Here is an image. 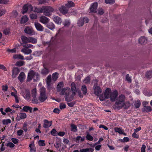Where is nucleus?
Segmentation results:
<instances>
[{
	"instance_id": "obj_1",
	"label": "nucleus",
	"mask_w": 152,
	"mask_h": 152,
	"mask_svg": "<svg viewBox=\"0 0 152 152\" xmlns=\"http://www.w3.org/2000/svg\"><path fill=\"white\" fill-rule=\"evenodd\" d=\"M72 94L70 96L71 93V90L69 87L64 88L62 90L60 93L61 95H65L64 98L65 100L67 102H69L72 100L74 96L76 95L77 91H72Z\"/></svg>"
},
{
	"instance_id": "obj_2",
	"label": "nucleus",
	"mask_w": 152,
	"mask_h": 152,
	"mask_svg": "<svg viewBox=\"0 0 152 152\" xmlns=\"http://www.w3.org/2000/svg\"><path fill=\"white\" fill-rule=\"evenodd\" d=\"M57 41L56 35L54 37H52L50 42H43V44L45 46L48 45V47L51 49L54 45L56 44Z\"/></svg>"
},
{
	"instance_id": "obj_3",
	"label": "nucleus",
	"mask_w": 152,
	"mask_h": 152,
	"mask_svg": "<svg viewBox=\"0 0 152 152\" xmlns=\"http://www.w3.org/2000/svg\"><path fill=\"white\" fill-rule=\"evenodd\" d=\"M125 96L123 94H121L118 97V100L116 102L115 104L116 105H121V106H117L116 107L118 109H120L124 105V100Z\"/></svg>"
},
{
	"instance_id": "obj_4",
	"label": "nucleus",
	"mask_w": 152,
	"mask_h": 152,
	"mask_svg": "<svg viewBox=\"0 0 152 152\" xmlns=\"http://www.w3.org/2000/svg\"><path fill=\"white\" fill-rule=\"evenodd\" d=\"M43 8L44 15L48 16H50L54 10L53 7L49 6H43Z\"/></svg>"
},
{
	"instance_id": "obj_5",
	"label": "nucleus",
	"mask_w": 152,
	"mask_h": 152,
	"mask_svg": "<svg viewBox=\"0 0 152 152\" xmlns=\"http://www.w3.org/2000/svg\"><path fill=\"white\" fill-rule=\"evenodd\" d=\"M98 6V3L97 2H95L92 3L89 8V13H96Z\"/></svg>"
},
{
	"instance_id": "obj_6",
	"label": "nucleus",
	"mask_w": 152,
	"mask_h": 152,
	"mask_svg": "<svg viewBox=\"0 0 152 152\" xmlns=\"http://www.w3.org/2000/svg\"><path fill=\"white\" fill-rule=\"evenodd\" d=\"M93 89L94 90V94L96 96H99L101 94L102 90L101 88L98 86L96 84H95L93 86Z\"/></svg>"
},
{
	"instance_id": "obj_7",
	"label": "nucleus",
	"mask_w": 152,
	"mask_h": 152,
	"mask_svg": "<svg viewBox=\"0 0 152 152\" xmlns=\"http://www.w3.org/2000/svg\"><path fill=\"white\" fill-rule=\"evenodd\" d=\"M47 99V96L46 95L45 92L44 90H42L40 91L39 97V100L41 102H44Z\"/></svg>"
},
{
	"instance_id": "obj_8",
	"label": "nucleus",
	"mask_w": 152,
	"mask_h": 152,
	"mask_svg": "<svg viewBox=\"0 0 152 152\" xmlns=\"http://www.w3.org/2000/svg\"><path fill=\"white\" fill-rule=\"evenodd\" d=\"M25 33L30 36H32L35 34V32L32 28L31 27L26 26L24 30Z\"/></svg>"
},
{
	"instance_id": "obj_9",
	"label": "nucleus",
	"mask_w": 152,
	"mask_h": 152,
	"mask_svg": "<svg viewBox=\"0 0 152 152\" xmlns=\"http://www.w3.org/2000/svg\"><path fill=\"white\" fill-rule=\"evenodd\" d=\"M118 95V91L116 90H114L113 92L111 91V92L110 95V101L112 102H113L115 101L117 98Z\"/></svg>"
},
{
	"instance_id": "obj_10",
	"label": "nucleus",
	"mask_w": 152,
	"mask_h": 152,
	"mask_svg": "<svg viewBox=\"0 0 152 152\" xmlns=\"http://www.w3.org/2000/svg\"><path fill=\"white\" fill-rule=\"evenodd\" d=\"M20 69L16 67H14L12 70V77L13 78H15L17 75H18L20 72Z\"/></svg>"
},
{
	"instance_id": "obj_11",
	"label": "nucleus",
	"mask_w": 152,
	"mask_h": 152,
	"mask_svg": "<svg viewBox=\"0 0 152 152\" xmlns=\"http://www.w3.org/2000/svg\"><path fill=\"white\" fill-rule=\"evenodd\" d=\"M35 72L33 70H31L28 73L27 81L28 82L31 81L32 78H34Z\"/></svg>"
},
{
	"instance_id": "obj_12",
	"label": "nucleus",
	"mask_w": 152,
	"mask_h": 152,
	"mask_svg": "<svg viewBox=\"0 0 152 152\" xmlns=\"http://www.w3.org/2000/svg\"><path fill=\"white\" fill-rule=\"evenodd\" d=\"M111 91L110 88H106L104 93V96L106 99H108L110 98V95Z\"/></svg>"
},
{
	"instance_id": "obj_13",
	"label": "nucleus",
	"mask_w": 152,
	"mask_h": 152,
	"mask_svg": "<svg viewBox=\"0 0 152 152\" xmlns=\"http://www.w3.org/2000/svg\"><path fill=\"white\" fill-rule=\"evenodd\" d=\"M44 122L43 127L45 129L48 128L52 125V121H49L46 119L44 120Z\"/></svg>"
},
{
	"instance_id": "obj_14",
	"label": "nucleus",
	"mask_w": 152,
	"mask_h": 152,
	"mask_svg": "<svg viewBox=\"0 0 152 152\" xmlns=\"http://www.w3.org/2000/svg\"><path fill=\"white\" fill-rule=\"evenodd\" d=\"M34 26L37 31H42L43 30L44 28L43 26L39 23L36 22L34 23Z\"/></svg>"
},
{
	"instance_id": "obj_15",
	"label": "nucleus",
	"mask_w": 152,
	"mask_h": 152,
	"mask_svg": "<svg viewBox=\"0 0 152 152\" xmlns=\"http://www.w3.org/2000/svg\"><path fill=\"white\" fill-rule=\"evenodd\" d=\"M43 66L44 68L42 70L41 74L43 75L46 76L48 74L49 70L48 68L45 67L44 64L43 65Z\"/></svg>"
},
{
	"instance_id": "obj_16",
	"label": "nucleus",
	"mask_w": 152,
	"mask_h": 152,
	"mask_svg": "<svg viewBox=\"0 0 152 152\" xmlns=\"http://www.w3.org/2000/svg\"><path fill=\"white\" fill-rule=\"evenodd\" d=\"M25 77V75L24 73L22 72H21L20 74L18 77V79L20 82L22 83L24 80Z\"/></svg>"
},
{
	"instance_id": "obj_17",
	"label": "nucleus",
	"mask_w": 152,
	"mask_h": 152,
	"mask_svg": "<svg viewBox=\"0 0 152 152\" xmlns=\"http://www.w3.org/2000/svg\"><path fill=\"white\" fill-rule=\"evenodd\" d=\"M64 86V83L63 81H61L59 82L57 85V89L58 92H61Z\"/></svg>"
},
{
	"instance_id": "obj_18",
	"label": "nucleus",
	"mask_w": 152,
	"mask_h": 152,
	"mask_svg": "<svg viewBox=\"0 0 152 152\" xmlns=\"http://www.w3.org/2000/svg\"><path fill=\"white\" fill-rule=\"evenodd\" d=\"M85 140V137L84 136L81 137L80 136H77L76 138L75 139L74 141L77 143H79L80 142H80H83Z\"/></svg>"
},
{
	"instance_id": "obj_19",
	"label": "nucleus",
	"mask_w": 152,
	"mask_h": 152,
	"mask_svg": "<svg viewBox=\"0 0 152 152\" xmlns=\"http://www.w3.org/2000/svg\"><path fill=\"white\" fill-rule=\"evenodd\" d=\"M40 21L41 23L45 24L49 22V19L45 16H42L40 18Z\"/></svg>"
},
{
	"instance_id": "obj_20",
	"label": "nucleus",
	"mask_w": 152,
	"mask_h": 152,
	"mask_svg": "<svg viewBox=\"0 0 152 152\" xmlns=\"http://www.w3.org/2000/svg\"><path fill=\"white\" fill-rule=\"evenodd\" d=\"M21 51L25 54H28L32 53V50L31 49L25 48L21 50Z\"/></svg>"
},
{
	"instance_id": "obj_21",
	"label": "nucleus",
	"mask_w": 152,
	"mask_h": 152,
	"mask_svg": "<svg viewBox=\"0 0 152 152\" xmlns=\"http://www.w3.org/2000/svg\"><path fill=\"white\" fill-rule=\"evenodd\" d=\"M30 94L29 90L26 89L25 90V93L23 95L24 98L27 100H28L30 98Z\"/></svg>"
},
{
	"instance_id": "obj_22",
	"label": "nucleus",
	"mask_w": 152,
	"mask_h": 152,
	"mask_svg": "<svg viewBox=\"0 0 152 152\" xmlns=\"http://www.w3.org/2000/svg\"><path fill=\"white\" fill-rule=\"evenodd\" d=\"M59 10L63 14H66L68 12V10L64 6H61L59 8Z\"/></svg>"
},
{
	"instance_id": "obj_23",
	"label": "nucleus",
	"mask_w": 152,
	"mask_h": 152,
	"mask_svg": "<svg viewBox=\"0 0 152 152\" xmlns=\"http://www.w3.org/2000/svg\"><path fill=\"white\" fill-rule=\"evenodd\" d=\"M147 42V39L144 37H141L139 40V43L141 44H145Z\"/></svg>"
},
{
	"instance_id": "obj_24",
	"label": "nucleus",
	"mask_w": 152,
	"mask_h": 152,
	"mask_svg": "<svg viewBox=\"0 0 152 152\" xmlns=\"http://www.w3.org/2000/svg\"><path fill=\"white\" fill-rule=\"evenodd\" d=\"M21 38L24 44H26L29 42V37H28L24 36H22Z\"/></svg>"
},
{
	"instance_id": "obj_25",
	"label": "nucleus",
	"mask_w": 152,
	"mask_h": 152,
	"mask_svg": "<svg viewBox=\"0 0 152 152\" xmlns=\"http://www.w3.org/2000/svg\"><path fill=\"white\" fill-rule=\"evenodd\" d=\"M28 18L26 15L23 16L20 20V23L21 24L26 23L28 20Z\"/></svg>"
},
{
	"instance_id": "obj_26",
	"label": "nucleus",
	"mask_w": 152,
	"mask_h": 152,
	"mask_svg": "<svg viewBox=\"0 0 152 152\" xmlns=\"http://www.w3.org/2000/svg\"><path fill=\"white\" fill-rule=\"evenodd\" d=\"M94 149L92 148H86V149H80V152H93Z\"/></svg>"
},
{
	"instance_id": "obj_27",
	"label": "nucleus",
	"mask_w": 152,
	"mask_h": 152,
	"mask_svg": "<svg viewBox=\"0 0 152 152\" xmlns=\"http://www.w3.org/2000/svg\"><path fill=\"white\" fill-rule=\"evenodd\" d=\"M70 126V130L71 131L74 132H77V128L76 125L73 124H71Z\"/></svg>"
},
{
	"instance_id": "obj_28",
	"label": "nucleus",
	"mask_w": 152,
	"mask_h": 152,
	"mask_svg": "<svg viewBox=\"0 0 152 152\" xmlns=\"http://www.w3.org/2000/svg\"><path fill=\"white\" fill-rule=\"evenodd\" d=\"M29 147L30 148L31 152H36V150L34 143H31L29 145Z\"/></svg>"
},
{
	"instance_id": "obj_29",
	"label": "nucleus",
	"mask_w": 152,
	"mask_h": 152,
	"mask_svg": "<svg viewBox=\"0 0 152 152\" xmlns=\"http://www.w3.org/2000/svg\"><path fill=\"white\" fill-rule=\"evenodd\" d=\"M23 110L25 112H28V111H29L30 113L32 112V108L28 106H24L23 108Z\"/></svg>"
},
{
	"instance_id": "obj_30",
	"label": "nucleus",
	"mask_w": 152,
	"mask_h": 152,
	"mask_svg": "<svg viewBox=\"0 0 152 152\" xmlns=\"http://www.w3.org/2000/svg\"><path fill=\"white\" fill-rule=\"evenodd\" d=\"M151 107L149 106H144V108L143 109V111L147 113L150 112L152 111Z\"/></svg>"
},
{
	"instance_id": "obj_31",
	"label": "nucleus",
	"mask_w": 152,
	"mask_h": 152,
	"mask_svg": "<svg viewBox=\"0 0 152 152\" xmlns=\"http://www.w3.org/2000/svg\"><path fill=\"white\" fill-rule=\"evenodd\" d=\"M74 3L71 1H68L67 3L66 4L65 6L66 7L68 8H70L75 6Z\"/></svg>"
},
{
	"instance_id": "obj_32",
	"label": "nucleus",
	"mask_w": 152,
	"mask_h": 152,
	"mask_svg": "<svg viewBox=\"0 0 152 152\" xmlns=\"http://www.w3.org/2000/svg\"><path fill=\"white\" fill-rule=\"evenodd\" d=\"M81 90L83 92V94L84 95H86L87 92V89L86 86L84 85H83L81 88Z\"/></svg>"
},
{
	"instance_id": "obj_33",
	"label": "nucleus",
	"mask_w": 152,
	"mask_h": 152,
	"mask_svg": "<svg viewBox=\"0 0 152 152\" xmlns=\"http://www.w3.org/2000/svg\"><path fill=\"white\" fill-rule=\"evenodd\" d=\"M53 20L54 22L58 24L61 23V18L58 16L54 17L53 18Z\"/></svg>"
},
{
	"instance_id": "obj_34",
	"label": "nucleus",
	"mask_w": 152,
	"mask_h": 152,
	"mask_svg": "<svg viewBox=\"0 0 152 152\" xmlns=\"http://www.w3.org/2000/svg\"><path fill=\"white\" fill-rule=\"evenodd\" d=\"M14 59H18L23 60L24 59V57L20 54H15L13 56Z\"/></svg>"
},
{
	"instance_id": "obj_35",
	"label": "nucleus",
	"mask_w": 152,
	"mask_h": 152,
	"mask_svg": "<svg viewBox=\"0 0 152 152\" xmlns=\"http://www.w3.org/2000/svg\"><path fill=\"white\" fill-rule=\"evenodd\" d=\"M28 10V4H25L23 7V11L22 13L24 14Z\"/></svg>"
},
{
	"instance_id": "obj_36",
	"label": "nucleus",
	"mask_w": 152,
	"mask_h": 152,
	"mask_svg": "<svg viewBox=\"0 0 152 152\" xmlns=\"http://www.w3.org/2000/svg\"><path fill=\"white\" fill-rule=\"evenodd\" d=\"M58 74L57 72H55L52 75V80L56 81L58 77Z\"/></svg>"
},
{
	"instance_id": "obj_37",
	"label": "nucleus",
	"mask_w": 152,
	"mask_h": 152,
	"mask_svg": "<svg viewBox=\"0 0 152 152\" xmlns=\"http://www.w3.org/2000/svg\"><path fill=\"white\" fill-rule=\"evenodd\" d=\"M43 6L40 8L36 7L34 9V11L39 13H41L43 12Z\"/></svg>"
},
{
	"instance_id": "obj_38",
	"label": "nucleus",
	"mask_w": 152,
	"mask_h": 152,
	"mask_svg": "<svg viewBox=\"0 0 152 152\" xmlns=\"http://www.w3.org/2000/svg\"><path fill=\"white\" fill-rule=\"evenodd\" d=\"M37 42V40L36 39L34 38L29 37V42H31L33 44L36 43Z\"/></svg>"
},
{
	"instance_id": "obj_39",
	"label": "nucleus",
	"mask_w": 152,
	"mask_h": 152,
	"mask_svg": "<svg viewBox=\"0 0 152 152\" xmlns=\"http://www.w3.org/2000/svg\"><path fill=\"white\" fill-rule=\"evenodd\" d=\"M51 77L50 75H48L47 78L46 80L47 84L48 86H49L51 83Z\"/></svg>"
},
{
	"instance_id": "obj_40",
	"label": "nucleus",
	"mask_w": 152,
	"mask_h": 152,
	"mask_svg": "<svg viewBox=\"0 0 152 152\" xmlns=\"http://www.w3.org/2000/svg\"><path fill=\"white\" fill-rule=\"evenodd\" d=\"M38 2V4H42L48 3L49 1V0H37Z\"/></svg>"
},
{
	"instance_id": "obj_41",
	"label": "nucleus",
	"mask_w": 152,
	"mask_h": 152,
	"mask_svg": "<svg viewBox=\"0 0 152 152\" xmlns=\"http://www.w3.org/2000/svg\"><path fill=\"white\" fill-rule=\"evenodd\" d=\"M25 64L23 61H17L15 64L16 66H21L24 65Z\"/></svg>"
},
{
	"instance_id": "obj_42",
	"label": "nucleus",
	"mask_w": 152,
	"mask_h": 152,
	"mask_svg": "<svg viewBox=\"0 0 152 152\" xmlns=\"http://www.w3.org/2000/svg\"><path fill=\"white\" fill-rule=\"evenodd\" d=\"M3 124L7 125L11 123V120L10 119H4L2 121Z\"/></svg>"
},
{
	"instance_id": "obj_43",
	"label": "nucleus",
	"mask_w": 152,
	"mask_h": 152,
	"mask_svg": "<svg viewBox=\"0 0 152 152\" xmlns=\"http://www.w3.org/2000/svg\"><path fill=\"white\" fill-rule=\"evenodd\" d=\"M77 24L78 26H82L84 24V22L83 18H81L79 19L77 23Z\"/></svg>"
},
{
	"instance_id": "obj_44",
	"label": "nucleus",
	"mask_w": 152,
	"mask_h": 152,
	"mask_svg": "<svg viewBox=\"0 0 152 152\" xmlns=\"http://www.w3.org/2000/svg\"><path fill=\"white\" fill-rule=\"evenodd\" d=\"M48 27L51 30H53L55 28V26L52 22L49 23L48 25Z\"/></svg>"
},
{
	"instance_id": "obj_45",
	"label": "nucleus",
	"mask_w": 152,
	"mask_h": 152,
	"mask_svg": "<svg viewBox=\"0 0 152 152\" xmlns=\"http://www.w3.org/2000/svg\"><path fill=\"white\" fill-rule=\"evenodd\" d=\"M145 76L149 78H150L152 77V72L151 71H147L146 74Z\"/></svg>"
},
{
	"instance_id": "obj_46",
	"label": "nucleus",
	"mask_w": 152,
	"mask_h": 152,
	"mask_svg": "<svg viewBox=\"0 0 152 152\" xmlns=\"http://www.w3.org/2000/svg\"><path fill=\"white\" fill-rule=\"evenodd\" d=\"M71 88L72 91H77L76 85L75 83H72L71 85Z\"/></svg>"
},
{
	"instance_id": "obj_47",
	"label": "nucleus",
	"mask_w": 152,
	"mask_h": 152,
	"mask_svg": "<svg viewBox=\"0 0 152 152\" xmlns=\"http://www.w3.org/2000/svg\"><path fill=\"white\" fill-rule=\"evenodd\" d=\"M86 138L87 140L90 141H93L94 139L93 137L88 133L87 134Z\"/></svg>"
},
{
	"instance_id": "obj_48",
	"label": "nucleus",
	"mask_w": 152,
	"mask_h": 152,
	"mask_svg": "<svg viewBox=\"0 0 152 152\" xmlns=\"http://www.w3.org/2000/svg\"><path fill=\"white\" fill-rule=\"evenodd\" d=\"M114 130L115 132L118 133L119 134H123V132L121 129L118 127H115L114 128Z\"/></svg>"
},
{
	"instance_id": "obj_49",
	"label": "nucleus",
	"mask_w": 152,
	"mask_h": 152,
	"mask_svg": "<svg viewBox=\"0 0 152 152\" xmlns=\"http://www.w3.org/2000/svg\"><path fill=\"white\" fill-rule=\"evenodd\" d=\"M34 82L37 81L39 79L40 76L38 73L35 72V76H34Z\"/></svg>"
},
{
	"instance_id": "obj_50",
	"label": "nucleus",
	"mask_w": 152,
	"mask_h": 152,
	"mask_svg": "<svg viewBox=\"0 0 152 152\" xmlns=\"http://www.w3.org/2000/svg\"><path fill=\"white\" fill-rule=\"evenodd\" d=\"M141 105V102L139 100H137L134 104V106L135 108H139Z\"/></svg>"
},
{
	"instance_id": "obj_51",
	"label": "nucleus",
	"mask_w": 152,
	"mask_h": 152,
	"mask_svg": "<svg viewBox=\"0 0 152 152\" xmlns=\"http://www.w3.org/2000/svg\"><path fill=\"white\" fill-rule=\"evenodd\" d=\"M19 116L20 117V118L22 119H24L26 117V114L25 113H20Z\"/></svg>"
},
{
	"instance_id": "obj_52",
	"label": "nucleus",
	"mask_w": 152,
	"mask_h": 152,
	"mask_svg": "<svg viewBox=\"0 0 152 152\" xmlns=\"http://www.w3.org/2000/svg\"><path fill=\"white\" fill-rule=\"evenodd\" d=\"M32 96V97H36L37 95V91L36 88L34 89L31 91Z\"/></svg>"
},
{
	"instance_id": "obj_53",
	"label": "nucleus",
	"mask_w": 152,
	"mask_h": 152,
	"mask_svg": "<svg viewBox=\"0 0 152 152\" xmlns=\"http://www.w3.org/2000/svg\"><path fill=\"white\" fill-rule=\"evenodd\" d=\"M10 33V29L9 28H7L3 31L4 34L7 35H8Z\"/></svg>"
},
{
	"instance_id": "obj_54",
	"label": "nucleus",
	"mask_w": 152,
	"mask_h": 152,
	"mask_svg": "<svg viewBox=\"0 0 152 152\" xmlns=\"http://www.w3.org/2000/svg\"><path fill=\"white\" fill-rule=\"evenodd\" d=\"M32 103L34 104H37L39 103V100L36 97H33L32 100Z\"/></svg>"
},
{
	"instance_id": "obj_55",
	"label": "nucleus",
	"mask_w": 152,
	"mask_h": 152,
	"mask_svg": "<svg viewBox=\"0 0 152 152\" xmlns=\"http://www.w3.org/2000/svg\"><path fill=\"white\" fill-rule=\"evenodd\" d=\"M28 126L27 123L26 122H24L23 124V129L26 132H27L28 130V129L27 126Z\"/></svg>"
},
{
	"instance_id": "obj_56",
	"label": "nucleus",
	"mask_w": 152,
	"mask_h": 152,
	"mask_svg": "<svg viewBox=\"0 0 152 152\" xmlns=\"http://www.w3.org/2000/svg\"><path fill=\"white\" fill-rule=\"evenodd\" d=\"M45 141L42 140H40L39 141L38 144L39 146H44L45 145V144L44 142Z\"/></svg>"
},
{
	"instance_id": "obj_57",
	"label": "nucleus",
	"mask_w": 152,
	"mask_h": 152,
	"mask_svg": "<svg viewBox=\"0 0 152 152\" xmlns=\"http://www.w3.org/2000/svg\"><path fill=\"white\" fill-rule=\"evenodd\" d=\"M30 18L31 19H35L37 18V16L36 14H32L30 15Z\"/></svg>"
},
{
	"instance_id": "obj_58",
	"label": "nucleus",
	"mask_w": 152,
	"mask_h": 152,
	"mask_svg": "<svg viewBox=\"0 0 152 152\" xmlns=\"http://www.w3.org/2000/svg\"><path fill=\"white\" fill-rule=\"evenodd\" d=\"M57 132V131L56 129H53L50 132L51 134L53 136H55L56 135V134Z\"/></svg>"
},
{
	"instance_id": "obj_59",
	"label": "nucleus",
	"mask_w": 152,
	"mask_h": 152,
	"mask_svg": "<svg viewBox=\"0 0 152 152\" xmlns=\"http://www.w3.org/2000/svg\"><path fill=\"white\" fill-rule=\"evenodd\" d=\"M2 87V90L3 91L5 92L7 91L8 88V87L7 85H3Z\"/></svg>"
},
{
	"instance_id": "obj_60",
	"label": "nucleus",
	"mask_w": 152,
	"mask_h": 152,
	"mask_svg": "<svg viewBox=\"0 0 152 152\" xmlns=\"http://www.w3.org/2000/svg\"><path fill=\"white\" fill-rule=\"evenodd\" d=\"M105 2L106 4H113L115 2L114 0H105Z\"/></svg>"
},
{
	"instance_id": "obj_61",
	"label": "nucleus",
	"mask_w": 152,
	"mask_h": 152,
	"mask_svg": "<svg viewBox=\"0 0 152 152\" xmlns=\"http://www.w3.org/2000/svg\"><path fill=\"white\" fill-rule=\"evenodd\" d=\"M6 145L7 147H9L10 148H13L14 147L15 145L12 142H9L7 143Z\"/></svg>"
},
{
	"instance_id": "obj_62",
	"label": "nucleus",
	"mask_w": 152,
	"mask_h": 152,
	"mask_svg": "<svg viewBox=\"0 0 152 152\" xmlns=\"http://www.w3.org/2000/svg\"><path fill=\"white\" fill-rule=\"evenodd\" d=\"M11 140L15 144L18 143L19 141L18 139L14 138H12L11 139Z\"/></svg>"
},
{
	"instance_id": "obj_63",
	"label": "nucleus",
	"mask_w": 152,
	"mask_h": 152,
	"mask_svg": "<svg viewBox=\"0 0 152 152\" xmlns=\"http://www.w3.org/2000/svg\"><path fill=\"white\" fill-rule=\"evenodd\" d=\"M77 93L78 94V95L80 98H82L83 97V94H82L81 91L80 90H79L77 91Z\"/></svg>"
},
{
	"instance_id": "obj_64",
	"label": "nucleus",
	"mask_w": 152,
	"mask_h": 152,
	"mask_svg": "<svg viewBox=\"0 0 152 152\" xmlns=\"http://www.w3.org/2000/svg\"><path fill=\"white\" fill-rule=\"evenodd\" d=\"M70 24V22L69 20H66L64 22V24L65 26H68Z\"/></svg>"
}]
</instances>
